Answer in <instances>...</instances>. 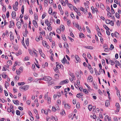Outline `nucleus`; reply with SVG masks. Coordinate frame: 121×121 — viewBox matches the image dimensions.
Here are the masks:
<instances>
[{
    "mask_svg": "<svg viewBox=\"0 0 121 121\" xmlns=\"http://www.w3.org/2000/svg\"><path fill=\"white\" fill-rule=\"evenodd\" d=\"M69 75L71 76L74 79V78H75V76L74 75L73 73H70L69 74Z\"/></svg>",
    "mask_w": 121,
    "mask_h": 121,
    "instance_id": "40",
    "label": "nucleus"
},
{
    "mask_svg": "<svg viewBox=\"0 0 121 121\" xmlns=\"http://www.w3.org/2000/svg\"><path fill=\"white\" fill-rule=\"evenodd\" d=\"M117 96L119 97H120V91L119 90H117Z\"/></svg>",
    "mask_w": 121,
    "mask_h": 121,
    "instance_id": "34",
    "label": "nucleus"
},
{
    "mask_svg": "<svg viewBox=\"0 0 121 121\" xmlns=\"http://www.w3.org/2000/svg\"><path fill=\"white\" fill-rule=\"evenodd\" d=\"M60 29L62 31H63L65 30V27L64 25H61L60 26Z\"/></svg>",
    "mask_w": 121,
    "mask_h": 121,
    "instance_id": "11",
    "label": "nucleus"
},
{
    "mask_svg": "<svg viewBox=\"0 0 121 121\" xmlns=\"http://www.w3.org/2000/svg\"><path fill=\"white\" fill-rule=\"evenodd\" d=\"M103 27L107 30H109V29L105 25H103Z\"/></svg>",
    "mask_w": 121,
    "mask_h": 121,
    "instance_id": "35",
    "label": "nucleus"
},
{
    "mask_svg": "<svg viewBox=\"0 0 121 121\" xmlns=\"http://www.w3.org/2000/svg\"><path fill=\"white\" fill-rule=\"evenodd\" d=\"M13 102L15 104L17 105H19V102L17 100H13Z\"/></svg>",
    "mask_w": 121,
    "mask_h": 121,
    "instance_id": "16",
    "label": "nucleus"
},
{
    "mask_svg": "<svg viewBox=\"0 0 121 121\" xmlns=\"http://www.w3.org/2000/svg\"><path fill=\"white\" fill-rule=\"evenodd\" d=\"M48 22V19H47L45 20V23L46 25L47 26H48L49 25V23Z\"/></svg>",
    "mask_w": 121,
    "mask_h": 121,
    "instance_id": "28",
    "label": "nucleus"
},
{
    "mask_svg": "<svg viewBox=\"0 0 121 121\" xmlns=\"http://www.w3.org/2000/svg\"><path fill=\"white\" fill-rule=\"evenodd\" d=\"M65 107L67 109H69L70 108V105L68 104H65Z\"/></svg>",
    "mask_w": 121,
    "mask_h": 121,
    "instance_id": "8",
    "label": "nucleus"
},
{
    "mask_svg": "<svg viewBox=\"0 0 121 121\" xmlns=\"http://www.w3.org/2000/svg\"><path fill=\"white\" fill-rule=\"evenodd\" d=\"M6 17L7 18L9 17V11H8L6 14Z\"/></svg>",
    "mask_w": 121,
    "mask_h": 121,
    "instance_id": "59",
    "label": "nucleus"
},
{
    "mask_svg": "<svg viewBox=\"0 0 121 121\" xmlns=\"http://www.w3.org/2000/svg\"><path fill=\"white\" fill-rule=\"evenodd\" d=\"M110 20L107 19L106 20L105 22L106 23L108 24H109L110 23Z\"/></svg>",
    "mask_w": 121,
    "mask_h": 121,
    "instance_id": "41",
    "label": "nucleus"
},
{
    "mask_svg": "<svg viewBox=\"0 0 121 121\" xmlns=\"http://www.w3.org/2000/svg\"><path fill=\"white\" fill-rule=\"evenodd\" d=\"M83 47L85 48L90 49H93V47L91 46H84Z\"/></svg>",
    "mask_w": 121,
    "mask_h": 121,
    "instance_id": "13",
    "label": "nucleus"
},
{
    "mask_svg": "<svg viewBox=\"0 0 121 121\" xmlns=\"http://www.w3.org/2000/svg\"><path fill=\"white\" fill-rule=\"evenodd\" d=\"M49 26L48 25V26L47 28V29H48V30H49V29H50V30H51L52 29V27L51 26L50 24V23H49Z\"/></svg>",
    "mask_w": 121,
    "mask_h": 121,
    "instance_id": "48",
    "label": "nucleus"
},
{
    "mask_svg": "<svg viewBox=\"0 0 121 121\" xmlns=\"http://www.w3.org/2000/svg\"><path fill=\"white\" fill-rule=\"evenodd\" d=\"M68 4V6H69V7L71 9V8L72 7H73V5L71 4Z\"/></svg>",
    "mask_w": 121,
    "mask_h": 121,
    "instance_id": "61",
    "label": "nucleus"
},
{
    "mask_svg": "<svg viewBox=\"0 0 121 121\" xmlns=\"http://www.w3.org/2000/svg\"><path fill=\"white\" fill-rule=\"evenodd\" d=\"M111 7L112 13V14H113L115 13V11L112 8V5H111Z\"/></svg>",
    "mask_w": 121,
    "mask_h": 121,
    "instance_id": "27",
    "label": "nucleus"
},
{
    "mask_svg": "<svg viewBox=\"0 0 121 121\" xmlns=\"http://www.w3.org/2000/svg\"><path fill=\"white\" fill-rule=\"evenodd\" d=\"M114 48V47L112 44H111L110 46V49L112 50Z\"/></svg>",
    "mask_w": 121,
    "mask_h": 121,
    "instance_id": "58",
    "label": "nucleus"
},
{
    "mask_svg": "<svg viewBox=\"0 0 121 121\" xmlns=\"http://www.w3.org/2000/svg\"><path fill=\"white\" fill-rule=\"evenodd\" d=\"M33 23L34 26L36 28H37L38 27V25L37 22L35 20H33Z\"/></svg>",
    "mask_w": 121,
    "mask_h": 121,
    "instance_id": "10",
    "label": "nucleus"
},
{
    "mask_svg": "<svg viewBox=\"0 0 121 121\" xmlns=\"http://www.w3.org/2000/svg\"><path fill=\"white\" fill-rule=\"evenodd\" d=\"M64 45L65 46V47L66 48V49H67V51H68V52L69 53V50L68 49V48H69V45L67 43L65 42V43L64 44Z\"/></svg>",
    "mask_w": 121,
    "mask_h": 121,
    "instance_id": "12",
    "label": "nucleus"
},
{
    "mask_svg": "<svg viewBox=\"0 0 121 121\" xmlns=\"http://www.w3.org/2000/svg\"><path fill=\"white\" fill-rule=\"evenodd\" d=\"M22 52L21 51L19 50L17 53H16V55L18 56L21 55L22 54Z\"/></svg>",
    "mask_w": 121,
    "mask_h": 121,
    "instance_id": "21",
    "label": "nucleus"
},
{
    "mask_svg": "<svg viewBox=\"0 0 121 121\" xmlns=\"http://www.w3.org/2000/svg\"><path fill=\"white\" fill-rule=\"evenodd\" d=\"M116 106L117 107V110L115 111V112L116 114H117L118 112L119 111L120 106L118 103H116Z\"/></svg>",
    "mask_w": 121,
    "mask_h": 121,
    "instance_id": "1",
    "label": "nucleus"
},
{
    "mask_svg": "<svg viewBox=\"0 0 121 121\" xmlns=\"http://www.w3.org/2000/svg\"><path fill=\"white\" fill-rule=\"evenodd\" d=\"M69 82L68 79H66L60 82L59 84V85L64 84L65 83H67Z\"/></svg>",
    "mask_w": 121,
    "mask_h": 121,
    "instance_id": "3",
    "label": "nucleus"
},
{
    "mask_svg": "<svg viewBox=\"0 0 121 121\" xmlns=\"http://www.w3.org/2000/svg\"><path fill=\"white\" fill-rule=\"evenodd\" d=\"M40 54L41 56L42 57H43L44 58H45V55L43 52Z\"/></svg>",
    "mask_w": 121,
    "mask_h": 121,
    "instance_id": "50",
    "label": "nucleus"
},
{
    "mask_svg": "<svg viewBox=\"0 0 121 121\" xmlns=\"http://www.w3.org/2000/svg\"><path fill=\"white\" fill-rule=\"evenodd\" d=\"M10 25L9 26V28H11L12 27L13 28L14 27V22L13 21H10L9 22Z\"/></svg>",
    "mask_w": 121,
    "mask_h": 121,
    "instance_id": "4",
    "label": "nucleus"
},
{
    "mask_svg": "<svg viewBox=\"0 0 121 121\" xmlns=\"http://www.w3.org/2000/svg\"><path fill=\"white\" fill-rule=\"evenodd\" d=\"M6 85H5V87L6 88H7V86H8L9 85V84L8 82H6Z\"/></svg>",
    "mask_w": 121,
    "mask_h": 121,
    "instance_id": "38",
    "label": "nucleus"
},
{
    "mask_svg": "<svg viewBox=\"0 0 121 121\" xmlns=\"http://www.w3.org/2000/svg\"><path fill=\"white\" fill-rule=\"evenodd\" d=\"M88 108L90 111H91L92 110V105H89L88 106Z\"/></svg>",
    "mask_w": 121,
    "mask_h": 121,
    "instance_id": "31",
    "label": "nucleus"
},
{
    "mask_svg": "<svg viewBox=\"0 0 121 121\" xmlns=\"http://www.w3.org/2000/svg\"><path fill=\"white\" fill-rule=\"evenodd\" d=\"M43 112H44L45 114L46 115H48V111H47L46 113V111H45L44 110L42 109L41 110V112L42 113Z\"/></svg>",
    "mask_w": 121,
    "mask_h": 121,
    "instance_id": "55",
    "label": "nucleus"
},
{
    "mask_svg": "<svg viewBox=\"0 0 121 121\" xmlns=\"http://www.w3.org/2000/svg\"><path fill=\"white\" fill-rule=\"evenodd\" d=\"M117 26H119L120 25V21L119 20H118L117 21Z\"/></svg>",
    "mask_w": 121,
    "mask_h": 121,
    "instance_id": "63",
    "label": "nucleus"
},
{
    "mask_svg": "<svg viewBox=\"0 0 121 121\" xmlns=\"http://www.w3.org/2000/svg\"><path fill=\"white\" fill-rule=\"evenodd\" d=\"M52 10L51 9L49 8V14H51L52 12Z\"/></svg>",
    "mask_w": 121,
    "mask_h": 121,
    "instance_id": "57",
    "label": "nucleus"
},
{
    "mask_svg": "<svg viewBox=\"0 0 121 121\" xmlns=\"http://www.w3.org/2000/svg\"><path fill=\"white\" fill-rule=\"evenodd\" d=\"M91 118L92 117L94 119H95L96 118V117L95 115H93V116H92V115H91Z\"/></svg>",
    "mask_w": 121,
    "mask_h": 121,
    "instance_id": "60",
    "label": "nucleus"
},
{
    "mask_svg": "<svg viewBox=\"0 0 121 121\" xmlns=\"http://www.w3.org/2000/svg\"><path fill=\"white\" fill-rule=\"evenodd\" d=\"M110 103L109 101L108 100H106L105 102V105L107 107H108Z\"/></svg>",
    "mask_w": 121,
    "mask_h": 121,
    "instance_id": "18",
    "label": "nucleus"
},
{
    "mask_svg": "<svg viewBox=\"0 0 121 121\" xmlns=\"http://www.w3.org/2000/svg\"><path fill=\"white\" fill-rule=\"evenodd\" d=\"M48 3V0H44V4L45 6H47Z\"/></svg>",
    "mask_w": 121,
    "mask_h": 121,
    "instance_id": "32",
    "label": "nucleus"
},
{
    "mask_svg": "<svg viewBox=\"0 0 121 121\" xmlns=\"http://www.w3.org/2000/svg\"><path fill=\"white\" fill-rule=\"evenodd\" d=\"M14 36L13 35H10V40L12 41L14 40Z\"/></svg>",
    "mask_w": 121,
    "mask_h": 121,
    "instance_id": "25",
    "label": "nucleus"
},
{
    "mask_svg": "<svg viewBox=\"0 0 121 121\" xmlns=\"http://www.w3.org/2000/svg\"><path fill=\"white\" fill-rule=\"evenodd\" d=\"M21 72L20 70H19L18 71L17 70L16 71V73L18 75H20Z\"/></svg>",
    "mask_w": 121,
    "mask_h": 121,
    "instance_id": "49",
    "label": "nucleus"
},
{
    "mask_svg": "<svg viewBox=\"0 0 121 121\" xmlns=\"http://www.w3.org/2000/svg\"><path fill=\"white\" fill-rule=\"evenodd\" d=\"M1 75L3 78L5 79L6 78V77L7 76V75L4 73L1 74Z\"/></svg>",
    "mask_w": 121,
    "mask_h": 121,
    "instance_id": "20",
    "label": "nucleus"
},
{
    "mask_svg": "<svg viewBox=\"0 0 121 121\" xmlns=\"http://www.w3.org/2000/svg\"><path fill=\"white\" fill-rule=\"evenodd\" d=\"M83 96V95L82 94H77L76 95V97L79 98H81Z\"/></svg>",
    "mask_w": 121,
    "mask_h": 121,
    "instance_id": "17",
    "label": "nucleus"
},
{
    "mask_svg": "<svg viewBox=\"0 0 121 121\" xmlns=\"http://www.w3.org/2000/svg\"><path fill=\"white\" fill-rule=\"evenodd\" d=\"M115 16L116 17L118 18H120L119 15L117 13H116Z\"/></svg>",
    "mask_w": 121,
    "mask_h": 121,
    "instance_id": "46",
    "label": "nucleus"
},
{
    "mask_svg": "<svg viewBox=\"0 0 121 121\" xmlns=\"http://www.w3.org/2000/svg\"><path fill=\"white\" fill-rule=\"evenodd\" d=\"M42 43H43V46L45 47L47 46V43L46 42V41L43 40L42 41Z\"/></svg>",
    "mask_w": 121,
    "mask_h": 121,
    "instance_id": "26",
    "label": "nucleus"
},
{
    "mask_svg": "<svg viewBox=\"0 0 121 121\" xmlns=\"http://www.w3.org/2000/svg\"><path fill=\"white\" fill-rule=\"evenodd\" d=\"M26 43L27 46H28L29 45V39L27 38L26 40Z\"/></svg>",
    "mask_w": 121,
    "mask_h": 121,
    "instance_id": "36",
    "label": "nucleus"
},
{
    "mask_svg": "<svg viewBox=\"0 0 121 121\" xmlns=\"http://www.w3.org/2000/svg\"><path fill=\"white\" fill-rule=\"evenodd\" d=\"M100 8L103 10H104L105 8L104 4L102 3H101L100 4Z\"/></svg>",
    "mask_w": 121,
    "mask_h": 121,
    "instance_id": "19",
    "label": "nucleus"
},
{
    "mask_svg": "<svg viewBox=\"0 0 121 121\" xmlns=\"http://www.w3.org/2000/svg\"><path fill=\"white\" fill-rule=\"evenodd\" d=\"M16 114L17 115H19L20 114V111L18 110L16 111Z\"/></svg>",
    "mask_w": 121,
    "mask_h": 121,
    "instance_id": "44",
    "label": "nucleus"
},
{
    "mask_svg": "<svg viewBox=\"0 0 121 121\" xmlns=\"http://www.w3.org/2000/svg\"><path fill=\"white\" fill-rule=\"evenodd\" d=\"M87 81L88 82H91L93 81V77L91 75H90L87 78Z\"/></svg>",
    "mask_w": 121,
    "mask_h": 121,
    "instance_id": "5",
    "label": "nucleus"
},
{
    "mask_svg": "<svg viewBox=\"0 0 121 121\" xmlns=\"http://www.w3.org/2000/svg\"><path fill=\"white\" fill-rule=\"evenodd\" d=\"M16 25L18 29H20L21 27V23L19 21L17 22Z\"/></svg>",
    "mask_w": 121,
    "mask_h": 121,
    "instance_id": "7",
    "label": "nucleus"
},
{
    "mask_svg": "<svg viewBox=\"0 0 121 121\" xmlns=\"http://www.w3.org/2000/svg\"><path fill=\"white\" fill-rule=\"evenodd\" d=\"M62 38L63 39V40L65 41H66L67 40L66 39V38L65 37V36L63 34V35L62 36Z\"/></svg>",
    "mask_w": 121,
    "mask_h": 121,
    "instance_id": "29",
    "label": "nucleus"
},
{
    "mask_svg": "<svg viewBox=\"0 0 121 121\" xmlns=\"http://www.w3.org/2000/svg\"><path fill=\"white\" fill-rule=\"evenodd\" d=\"M56 108H55L54 106H53L52 107V111H53L54 112H55L56 110Z\"/></svg>",
    "mask_w": 121,
    "mask_h": 121,
    "instance_id": "51",
    "label": "nucleus"
},
{
    "mask_svg": "<svg viewBox=\"0 0 121 121\" xmlns=\"http://www.w3.org/2000/svg\"><path fill=\"white\" fill-rule=\"evenodd\" d=\"M47 102L49 104H50L51 103V98H48V99Z\"/></svg>",
    "mask_w": 121,
    "mask_h": 121,
    "instance_id": "56",
    "label": "nucleus"
},
{
    "mask_svg": "<svg viewBox=\"0 0 121 121\" xmlns=\"http://www.w3.org/2000/svg\"><path fill=\"white\" fill-rule=\"evenodd\" d=\"M25 84V83L24 82H18V85L20 86V85H22Z\"/></svg>",
    "mask_w": 121,
    "mask_h": 121,
    "instance_id": "45",
    "label": "nucleus"
},
{
    "mask_svg": "<svg viewBox=\"0 0 121 121\" xmlns=\"http://www.w3.org/2000/svg\"><path fill=\"white\" fill-rule=\"evenodd\" d=\"M75 59L78 62H79L80 61V59L78 56L75 55Z\"/></svg>",
    "mask_w": 121,
    "mask_h": 121,
    "instance_id": "14",
    "label": "nucleus"
},
{
    "mask_svg": "<svg viewBox=\"0 0 121 121\" xmlns=\"http://www.w3.org/2000/svg\"><path fill=\"white\" fill-rule=\"evenodd\" d=\"M79 35L80 37L82 38L84 37V35L82 33H81L79 34Z\"/></svg>",
    "mask_w": 121,
    "mask_h": 121,
    "instance_id": "43",
    "label": "nucleus"
},
{
    "mask_svg": "<svg viewBox=\"0 0 121 121\" xmlns=\"http://www.w3.org/2000/svg\"><path fill=\"white\" fill-rule=\"evenodd\" d=\"M56 64L57 68L58 69H60V68H61V65H59L58 63L56 62Z\"/></svg>",
    "mask_w": 121,
    "mask_h": 121,
    "instance_id": "22",
    "label": "nucleus"
},
{
    "mask_svg": "<svg viewBox=\"0 0 121 121\" xmlns=\"http://www.w3.org/2000/svg\"><path fill=\"white\" fill-rule=\"evenodd\" d=\"M17 7L15 6L14 4H13V9L15 11H16L17 10Z\"/></svg>",
    "mask_w": 121,
    "mask_h": 121,
    "instance_id": "23",
    "label": "nucleus"
},
{
    "mask_svg": "<svg viewBox=\"0 0 121 121\" xmlns=\"http://www.w3.org/2000/svg\"><path fill=\"white\" fill-rule=\"evenodd\" d=\"M87 57L88 58L90 59H91L92 58V56L89 53H88L87 54Z\"/></svg>",
    "mask_w": 121,
    "mask_h": 121,
    "instance_id": "37",
    "label": "nucleus"
},
{
    "mask_svg": "<svg viewBox=\"0 0 121 121\" xmlns=\"http://www.w3.org/2000/svg\"><path fill=\"white\" fill-rule=\"evenodd\" d=\"M71 16V17L73 19L75 18V17L73 13H71L70 14Z\"/></svg>",
    "mask_w": 121,
    "mask_h": 121,
    "instance_id": "47",
    "label": "nucleus"
},
{
    "mask_svg": "<svg viewBox=\"0 0 121 121\" xmlns=\"http://www.w3.org/2000/svg\"><path fill=\"white\" fill-rule=\"evenodd\" d=\"M52 79V78L49 76L44 77V80L47 81H49Z\"/></svg>",
    "mask_w": 121,
    "mask_h": 121,
    "instance_id": "6",
    "label": "nucleus"
},
{
    "mask_svg": "<svg viewBox=\"0 0 121 121\" xmlns=\"http://www.w3.org/2000/svg\"><path fill=\"white\" fill-rule=\"evenodd\" d=\"M115 62L116 63V65H117L119 66L120 65L119 62L118 61L116 60L115 61Z\"/></svg>",
    "mask_w": 121,
    "mask_h": 121,
    "instance_id": "52",
    "label": "nucleus"
},
{
    "mask_svg": "<svg viewBox=\"0 0 121 121\" xmlns=\"http://www.w3.org/2000/svg\"><path fill=\"white\" fill-rule=\"evenodd\" d=\"M66 61V60L65 57H64V58L63 59V60H62L61 61L62 63H63V64H64L65 63Z\"/></svg>",
    "mask_w": 121,
    "mask_h": 121,
    "instance_id": "24",
    "label": "nucleus"
},
{
    "mask_svg": "<svg viewBox=\"0 0 121 121\" xmlns=\"http://www.w3.org/2000/svg\"><path fill=\"white\" fill-rule=\"evenodd\" d=\"M114 36L117 38H119V33L117 32H115L114 34Z\"/></svg>",
    "mask_w": 121,
    "mask_h": 121,
    "instance_id": "15",
    "label": "nucleus"
},
{
    "mask_svg": "<svg viewBox=\"0 0 121 121\" xmlns=\"http://www.w3.org/2000/svg\"><path fill=\"white\" fill-rule=\"evenodd\" d=\"M12 17L13 19H15L16 17V12L14 11H13L12 13Z\"/></svg>",
    "mask_w": 121,
    "mask_h": 121,
    "instance_id": "9",
    "label": "nucleus"
},
{
    "mask_svg": "<svg viewBox=\"0 0 121 121\" xmlns=\"http://www.w3.org/2000/svg\"><path fill=\"white\" fill-rule=\"evenodd\" d=\"M57 95L58 97H60L61 95V94L60 92H58L57 93Z\"/></svg>",
    "mask_w": 121,
    "mask_h": 121,
    "instance_id": "62",
    "label": "nucleus"
},
{
    "mask_svg": "<svg viewBox=\"0 0 121 121\" xmlns=\"http://www.w3.org/2000/svg\"><path fill=\"white\" fill-rule=\"evenodd\" d=\"M60 2L64 6H65V3L64 1L63 0H61L60 1Z\"/></svg>",
    "mask_w": 121,
    "mask_h": 121,
    "instance_id": "30",
    "label": "nucleus"
},
{
    "mask_svg": "<svg viewBox=\"0 0 121 121\" xmlns=\"http://www.w3.org/2000/svg\"><path fill=\"white\" fill-rule=\"evenodd\" d=\"M22 44L23 45V46H24V47L25 48H26V45L25 44L24 42V38H23V39L22 40Z\"/></svg>",
    "mask_w": 121,
    "mask_h": 121,
    "instance_id": "33",
    "label": "nucleus"
},
{
    "mask_svg": "<svg viewBox=\"0 0 121 121\" xmlns=\"http://www.w3.org/2000/svg\"><path fill=\"white\" fill-rule=\"evenodd\" d=\"M29 87V86H28L24 85L23 86H20V88L22 89L24 91H26L28 89Z\"/></svg>",
    "mask_w": 121,
    "mask_h": 121,
    "instance_id": "2",
    "label": "nucleus"
},
{
    "mask_svg": "<svg viewBox=\"0 0 121 121\" xmlns=\"http://www.w3.org/2000/svg\"><path fill=\"white\" fill-rule=\"evenodd\" d=\"M108 118V116L107 115L104 118V121H107V119Z\"/></svg>",
    "mask_w": 121,
    "mask_h": 121,
    "instance_id": "53",
    "label": "nucleus"
},
{
    "mask_svg": "<svg viewBox=\"0 0 121 121\" xmlns=\"http://www.w3.org/2000/svg\"><path fill=\"white\" fill-rule=\"evenodd\" d=\"M93 86L94 88L97 89H98L97 86L96 84L94 83L93 84Z\"/></svg>",
    "mask_w": 121,
    "mask_h": 121,
    "instance_id": "39",
    "label": "nucleus"
},
{
    "mask_svg": "<svg viewBox=\"0 0 121 121\" xmlns=\"http://www.w3.org/2000/svg\"><path fill=\"white\" fill-rule=\"evenodd\" d=\"M7 63L9 64V65H11L12 64V62L11 60L8 61L7 62Z\"/></svg>",
    "mask_w": 121,
    "mask_h": 121,
    "instance_id": "64",
    "label": "nucleus"
},
{
    "mask_svg": "<svg viewBox=\"0 0 121 121\" xmlns=\"http://www.w3.org/2000/svg\"><path fill=\"white\" fill-rule=\"evenodd\" d=\"M86 29L87 30V31L89 32V33H91V31L89 29V28L88 26H87L86 27Z\"/></svg>",
    "mask_w": 121,
    "mask_h": 121,
    "instance_id": "54",
    "label": "nucleus"
},
{
    "mask_svg": "<svg viewBox=\"0 0 121 121\" xmlns=\"http://www.w3.org/2000/svg\"><path fill=\"white\" fill-rule=\"evenodd\" d=\"M61 30L60 29H59V28H58L56 30V32H57L59 34H60L61 33Z\"/></svg>",
    "mask_w": 121,
    "mask_h": 121,
    "instance_id": "42",
    "label": "nucleus"
}]
</instances>
